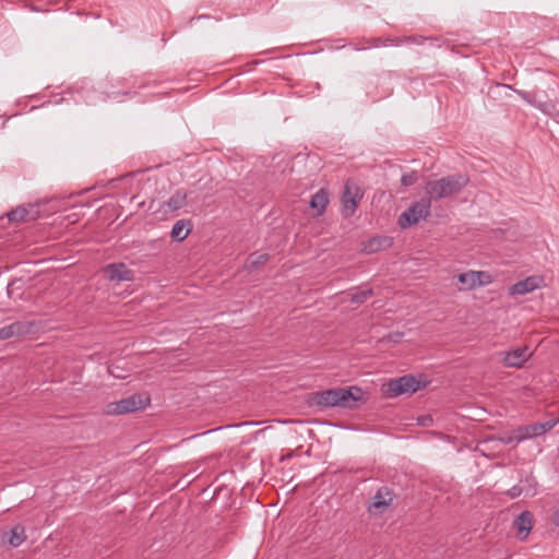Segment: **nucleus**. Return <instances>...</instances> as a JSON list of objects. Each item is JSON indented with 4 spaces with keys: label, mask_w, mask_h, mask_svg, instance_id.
I'll return each mask as SVG.
<instances>
[{
    "label": "nucleus",
    "mask_w": 559,
    "mask_h": 559,
    "mask_svg": "<svg viewBox=\"0 0 559 559\" xmlns=\"http://www.w3.org/2000/svg\"><path fill=\"white\" fill-rule=\"evenodd\" d=\"M187 203V193L183 190H177L167 201V206L175 212L182 209Z\"/></svg>",
    "instance_id": "a211bd4d"
},
{
    "label": "nucleus",
    "mask_w": 559,
    "mask_h": 559,
    "mask_svg": "<svg viewBox=\"0 0 559 559\" xmlns=\"http://www.w3.org/2000/svg\"><path fill=\"white\" fill-rule=\"evenodd\" d=\"M9 534L8 542L12 547H19L26 539L25 528L20 524L13 526Z\"/></svg>",
    "instance_id": "6ab92c4d"
},
{
    "label": "nucleus",
    "mask_w": 559,
    "mask_h": 559,
    "mask_svg": "<svg viewBox=\"0 0 559 559\" xmlns=\"http://www.w3.org/2000/svg\"><path fill=\"white\" fill-rule=\"evenodd\" d=\"M419 388V381L414 376H403L386 383L384 392L389 397H396L405 393H414Z\"/></svg>",
    "instance_id": "39448f33"
},
{
    "label": "nucleus",
    "mask_w": 559,
    "mask_h": 559,
    "mask_svg": "<svg viewBox=\"0 0 559 559\" xmlns=\"http://www.w3.org/2000/svg\"><path fill=\"white\" fill-rule=\"evenodd\" d=\"M531 356L532 352L527 346L518 347L504 354L503 362L507 367L522 368Z\"/></svg>",
    "instance_id": "1a4fd4ad"
},
{
    "label": "nucleus",
    "mask_w": 559,
    "mask_h": 559,
    "mask_svg": "<svg viewBox=\"0 0 559 559\" xmlns=\"http://www.w3.org/2000/svg\"><path fill=\"white\" fill-rule=\"evenodd\" d=\"M559 423L558 418L549 419L544 423H538L539 427L542 428V433L545 435L546 432L550 431L557 424Z\"/></svg>",
    "instance_id": "b1692460"
},
{
    "label": "nucleus",
    "mask_w": 559,
    "mask_h": 559,
    "mask_svg": "<svg viewBox=\"0 0 559 559\" xmlns=\"http://www.w3.org/2000/svg\"><path fill=\"white\" fill-rule=\"evenodd\" d=\"M525 481L528 484L527 488H525L521 485H515L507 491V495L511 499H515V498L520 497L523 492H525L528 496H535L536 495V481H535L534 477L533 476L526 477Z\"/></svg>",
    "instance_id": "dca6fc26"
},
{
    "label": "nucleus",
    "mask_w": 559,
    "mask_h": 559,
    "mask_svg": "<svg viewBox=\"0 0 559 559\" xmlns=\"http://www.w3.org/2000/svg\"><path fill=\"white\" fill-rule=\"evenodd\" d=\"M362 395L364 392L358 386L338 388L316 392L313 401L317 405L323 407L354 408L356 403L362 400Z\"/></svg>",
    "instance_id": "f257e3e1"
},
{
    "label": "nucleus",
    "mask_w": 559,
    "mask_h": 559,
    "mask_svg": "<svg viewBox=\"0 0 559 559\" xmlns=\"http://www.w3.org/2000/svg\"><path fill=\"white\" fill-rule=\"evenodd\" d=\"M29 326L24 322H13L0 329V340H8L12 336H19L28 333Z\"/></svg>",
    "instance_id": "4468645a"
},
{
    "label": "nucleus",
    "mask_w": 559,
    "mask_h": 559,
    "mask_svg": "<svg viewBox=\"0 0 559 559\" xmlns=\"http://www.w3.org/2000/svg\"><path fill=\"white\" fill-rule=\"evenodd\" d=\"M27 215V210L25 207L19 206L9 213H7V217L10 222H21Z\"/></svg>",
    "instance_id": "4be33fe9"
},
{
    "label": "nucleus",
    "mask_w": 559,
    "mask_h": 559,
    "mask_svg": "<svg viewBox=\"0 0 559 559\" xmlns=\"http://www.w3.org/2000/svg\"><path fill=\"white\" fill-rule=\"evenodd\" d=\"M201 19H202V16H198L197 19H192V22H193V21H199V20H201Z\"/></svg>",
    "instance_id": "cd10ccee"
},
{
    "label": "nucleus",
    "mask_w": 559,
    "mask_h": 559,
    "mask_svg": "<svg viewBox=\"0 0 559 559\" xmlns=\"http://www.w3.org/2000/svg\"><path fill=\"white\" fill-rule=\"evenodd\" d=\"M518 531V536L524 540L533 526V515L530 511H523L514 521Z\"/></svg>",
    "instance_id": "f8f14e48"
},
{
    "label": "nucleus",
    "mask_w": 559,
    "mask_h": 559,
    "mask_svg": "<svg viewBox=\"0 0 559 559\" xmlns=\"http://www.w3.org/2000/svg\"><path fill=\"white\" fill-rule=\"evenodd\" d=\"M148 403L150 399L147 396L143 397L140 394H133L120 401L108 403L105 407V413L107 415L133 413L145 408Z\"/></svg>",
    "instance_id": "20e7f679"
},
{
    "label": "nucleus",
    "mask_w": 559,
    "mask_h": 559,
    "mask_svg": "<svg viewBox=\"0 0 559 559\" xmlns=\"http://www.w3.org/2000/svg\"><path fill=\"white\" fill-rule=\"evenodd\" d=\"M329 202L330 200L328 190L321 188L312 195L309 205L313 211H316V214L320 216L325 212Z\"/></svg>",
    "instance_id": "ddd939ff"
},
{
    "label": "nucleus",
    "mask_w": 559,
    "mask_h": 559,
    "mask_svg": "<svg viewBox=\"0 0 559 559\" xmlns=\"http://www.w3.org/2000/svg\"><path fill=\"white\" fill-rule=\"evenodd\" d=\"M468 183V178L461 174L442 177L438 180L428 181L425 192L430 202L449 198L459 193Z\"/></svg>",
    "instance_id": "f03ea898"
},
{
    "label": "nucleus",
    "mask_w": 559,
    "mask_h": 559,
    "mask_svg": "<svg viewBox=\"0 0 559 559\" xmlns=\"http://www.w3.org/2000/svg\"><path fill=\"white\" fill-rule=\"evenodd\" d=\"M392 239L389 237H373L364 242L362 251L366 253H374L379 250L391 247Z\"/></svg>",
    "instance_id": "2eb2a0df"
},
{
    "label": "nucleus",
    "mask_w": 559,
    "mask_h": 559,
    "mask_svg": "<svg viewBox=\"0 0 559 559\" xmlns=\"http://www.w3.org/2000/svg\"><path fill=\"white\" fill-rule=\"evenodd\" d=\"M557 525H559V522H556Z\"/></svg>",
    "instance_id": "c85d7f7f"
},
{
    "label": "nucleus",
    "mask_w": 559,
    "mask_h": 559,
    "mask_svg": "<svg viewBox=\"0 0 559 559\" xmlns=\"http://www.w3.org/2000/svg\"><path fill=\"white\" fill-rule=\"evenodd\" d=\"M372 295V289H361L350 295V300L355 304L365 302Z\"/></svg>",
    "instance_id": "5701e85b"
},
{
    "label": "nucleus",
    "mask_w": 559,
    "mask_h": 559,
    "mask_svg": "<svg viewBox=\"0 0 559 559\" xmlns=\"http://www.w3.org/2000/svg\"><path fill=\"white\" fill-rule=\"evenodd\" d=\"M534 436L531 433V426H521L515 429V442L520 443L527 439H532Z\"/></svg>",
    "instance_id": "412c9836"
},
{
    "label": "nucleus",
    "mask_w": 559,
    "mask_h": 559,
    "mask_svg": "<svg viewBox=\"0 0 559 559\" xmlns=\"http://www.w3.org/2000/svg\"><path fill=\"white\" fill-rule=\"evenodd\" d=\"M393 502V492L386 487H380L372 496L367 510L370 514L381 515L383 514Z\"/></svg>",
    "instance_id": "6e6552de"
},
{
    "label": "nucleus",
    "mask_w": 559,
    "mask_h": 559,
    "mask_svg": "<svg viewBox=\"0 0 559 559\" xmlns=\"http://www.w3.org/2000/svg\"><path fill=\"white\" fill-rule=\"evenodd\" d=\"M431 202L427 197L421 198L419 201L413 203L405 212H403L397 219L399 226L406 229L421 219H426L430 215Z\"/></svg>",
    "instance_id": "7ed1b4c3"
},
{
    "label": "nucleus",
    "mask_w": 559,
    "mask_h": 559,
    "mask_svg": "<svg viewBox=\"0 0 559 559\" xmlns=\"http://www.w3.org/2000/svg\"><path fill=\"white\" fill-rule=\"evenodd\" d=\"M269 260L267 253H252L246 264L248 270L257 269L263 265Z\"/></svg>",
    "instance_id": "aec40b11"
},
{
    "label": "nucleus",
    "mask_w": 559,
    "mask_h": 559,
    "mask_svg": "<svg viewBox=\"0 0 559 559\" xmlns=\"http://www.w3.org/2000/svg\"><path fill=\"white\" fill-rule=\"evenodd\" d=\"M515 430L513 431V435L511 436H504V437H500L499 440L503 443V444H511L512 442H515Z\"/></svg>",
    "instance_id": "bb28decb"
},
{
    "label": "nucleus",
    "mask_w": 559,
    "mask_h": 559,
    "mask_svg": "<svg viewBox=\"0 0 559 559\" xmlns=\"http://www.w3.org/2000/svg\"><path fill=\"white\" fill-rule=\"evenodd\" d=\"M416 180H417V177H416L415 173L405 174L401 178V183L404 187H408V186L414 185L416 182Z\"/></svg>",
    "instance_id": "393cba45"
},
{
    "label": "nucleus",
    "mask_w": 559,
    "mask_h": 559,
    "mask_svg": "<svg viewBox=\"0 0 559 559\" xmlns=\"http://www.w3.org/2000/svg\"><path fill=\"white\" fill-rule=\"evenodd\" d=\"M110 281H132L133 272L124 263H111L105 267Z\"/></svg>",
    "instance_id": "9d476101"
},
{
    "label": "nucleus",
    "mask_w": 559,
    "mask_h": 559,
    "mask_svg": "<svg viewBox=\"0 0 559 559\" xmlns=\"http://www.w3.org/2000/svg\"><path fill=\"white\" fill-rule=\"evenodd\" d=\"M457 281L461 283L460 290H473L477 287L486 286L492 282L489 273L484 271H468L457 275Z\"/></svg>",
    "instance_id": "0eeeda50"
},
{
    "label": "nucleus",
    "mask_w": 559,
    "mask_h": 559,
    "mask_svg": "<svg viewBox=\"0 0 559 559\" xmlns=\"http://www.w3.org/2000/svg\"><path fill=\"white\" fill-rule=\"evenodd\" d=\"M531 426V433L534 436V438L543 436L542 428L539 427L538 423H534Z\"/></svg>",
    "instance_id": "a878e982"
},
{
    "label": "nucleus",
    "mask_w": 559,
    "mask_h": 559,
    "mask_svg": "<svg viewBox=\"0 0 559 559\" xmlns=\"http://www.w3.org/2000/svg\"><path fill=\"white\" fill-rule=\"evenodd\" d=\"M361 198L362 194L359 187L352 181H347L344 186V191L341 198L342 214L344 216L353 215Z\"/></svg>",
    "instance_id": "423d86ee"
},
{
    "label": "nucleus",
    "mask_w": 559,
    "mask_h": 559,
    "mask_svg": "<svg viewBox=\"0 0 559 559\" xmlns=\"http://www.w3.org/2000/svg\"><path fill=\"white\" fill-rule=\"evenodd\" d=\"M539 287V278L536 276H528L523 281H519L509 288L511 296L525 295Z\"/></svg>",
    "instance_id": "9b49d317"
},
{
    "label": "nucleus",
    "mask_w": 559,
    "mask_h": 559,
    "mask_svg": "<svg viewBox=\"0 0 559 559\" xmlns=\"http://www.w3.org/2000/svg\"><path fill=\"white\" fill-rule=\"evenodd\" d=\"M189 225H190L189 221H185V219L177 221L174 224L171 231H170V237L173 238V240H175V241L185 240L190 233L189 228L186 229V227Z\"/></svg>",
    "instance_id": "f3484780"
}]
</instances>
